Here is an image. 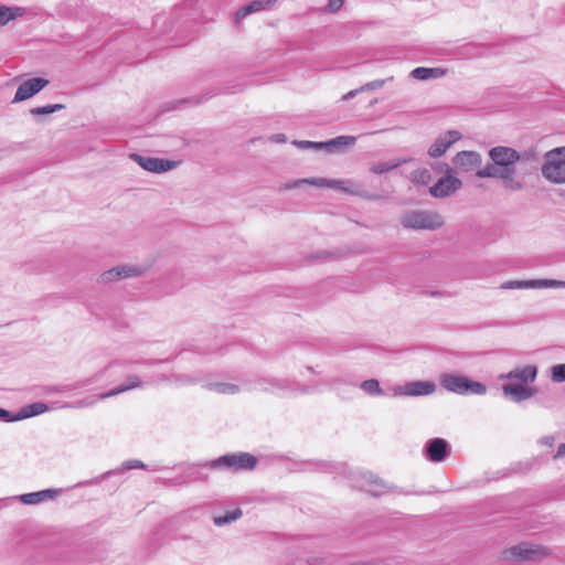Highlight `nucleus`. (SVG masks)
<instances>
[{
	"mask_svg": "<svg viewBox=\"0 0 565 565\" xmlns=\"http://www.w3.org/2000/svg\"><path fill=\"white\" fill-rule=\"evenodd\" d=\"M399 223L404 228L415 231H436L444 225V218L438 212L412 210L405 212Z\"/></svg>",
	"mask_w": 565,
	"mask_h": 565,
	"instance_id": "1",
	"label": "nucleus"
},
{
	"mask_svg": "<svg viewBox=\"0 0 565 565\" xmlns=\"http://www.w3.org/2000/svg\"><path fill=\"white\" fill-rule=\"evenodd\" d=\"M440 385L448 392L459 395H484L487 393L486 384L458 373L441 374Z\"/></svg>",
	"mask_w": 565,
	"mask_h": 565,
	"instance_id": "2",
	"label": "nucleus"
},
{
	"mask_svg": "<svg viewBox=\"0 0 565 565\" xmlns=\"http://www.w3.org/2000/svg\"><path fill=\"white\" fill-rule=\"evenodd\" d=\"M344 181L342 180H328L323 178H310V179H297L294 181L286 182L281 184V190H291L301 186L302 184H311L316 186H329L333 189H339L342 191L350 192L354 195L364 198L366 200L375 201L379 200L380 196L376 194H372L367 192L366 190L360 188V186H353V188H345Z\"/></svg>",
	"mask_w": 565,
	"mask_h": 565,
	"instance_id": "3",
	"label": "nucleus"
},
{
	"mask_svg": "<svg viewBox=\"0 0 565 565\" xmlns=\"http://www.w3.org/2000/svg\"><path fill=\"white\" fill-rule=\"evenodd\" d=\"M542 175L552 183H565V146L557 147L544 154Z\"/></svg>",
	"mask_w": 565,
	"mask_h": 565,
	"instance_id": "4",
	"label": "nucleus"
},
{
	"mask_svg": "<svg viewBox=\"0 0 565 565\" xmlns=\"http://www.w3.org/2000/svg\"><path fill=\"white\" fill-rule=\"evenodd\" d=\"M211 469L253 470L257 458L248 452L226 454L204 465Z\"/></svg>",
	"mask_w": 565,
	"mask_h": 565,
	"instance_id": "5",
	"label": "nucleus"
},
{
	"mask_svg": "<svg viewBox=\"0 0 565 565\" xmlns=\"http://www.w3.org/2000/svg\"><path fill=\"white\" fill-rule=\"evenodd\" d=\"M548 554V551L543 546L520 543L502 551L501 557L503 561L537 562Z\"/></svg>",
	"mask_w": 565,
	"mask_h": 565,
	"instance_id": "6",
	"label": "nucleus"
},
{
	"mask_svg": "<svg viewBox=\"0 0 565 565\" xmlns=\"http://www.w3.org/2000/svg\"><path fill=\"white\" fill-rule=\"evenodd\" d=\"M489 156L495 166L509 171L511 177H515L519 160L518 150L505 146H497L489 151Z\"/></svg>",
	"mask_w": 565,
	"mask_h": 565,
	"instance_id": "7",
	"label": "nucleus"
},
{
	"mask_svg": "<svg viewBox=\"0 0 565 565\" xmlns=\"http://www.w3.org/2000/svg\"><path fill=\"white\" fill-rule=\"evenodd\" d=\"M478 178H497L500 179L504 186L511 191H521L524 189V183L516 179L515 177H511L509 171L502 170L500 167L495 166V163H488L484 168L479 169L476 173Z\"/></svg>",
	"mask_w": 565,
	"mask_h": 565,
	"instance_id": "8",
	"label": "nucleus"
},
{
	"mask_svg": "<svg viewBox=\"0 0 565 565\" xmlns=\"http://www.w3.org/2000/svg\"><path fill=\"white\" fill-rule=\"evenodd\" d=\"M143 274L140 266L122 265L116 266L102 273L97 279L98 284L107 285L129 277H138Z\"/></svg>",
	"mask_w": 565,
	"mask_h": 565,
	"instance_id": "9",
	"label": "nucleus"
},
{
	"mask_svg": "<svg viewBox=\"0 0 565 565\" xmlns=\"http://www.w3.org/2000/svg\"><path fill=\"white\" fill-rule=\"evenodd\" d=\"M129 158L138 163L142 169L154 172L162 173L170 171L177 167V162L168 159L161 158H152L147 156H141L139 153H130Z\"/></svg>",
	"mask_w": 565,
	"mask_h": 565,
	"instance_id": "10",
	"label": "nucleus"
},
{
	"mask_svg": "<svg viewBox=\"0 0 565 565\" xmlns=\"http://www.w3.org/2000/svg\"><path fill=\"white\" fill-rule=\"evenodd\" d=\"M540 161V153L536 147H531L522 152H519V164L516 167L515 178H525L532 175L537 170V163Z\"/></svg>",
	"mask_w": 565,
	"mask_h": 565,
	"instance_id": "11",
	"label": "nucleus"
},
{
	"mask_svg": "<svg viewBox=\"0 0 565 565\" xmlns=\"http://www.w3.org/2000/svg\"><path fill=\"white\" fill-rule=\"evenodd\" d=\"M423 452L428 460L441 462L448 457L450 445L444 438H431L425 444Z\"/></svg>",
	"mask_w": 565,
	"mask_h": 565,
	"instance_id": "12",
	"label": "nucleus"
},
{
	"mask_svg": "<svg viewBox=\"0 0 565 565\" xmlns=\"http://www.w3.org/2000/svg\"><path fill=\"white\" fill-rule=\"evenodd\" d=\"M49 79L43 77H33L24 81L17 89L12 103L26 100L49 85Z\"/></svg>",
	"mask_w": 565,
	"mask_h": 565,
	"instance_id": "13",
	"label": "nucleus"
},
{
	"mask_svg": "<svg viewBox=\"0 0 565 565\" xmlns=\"http://www.w3.org/2000/svg\"><path fill=\"white\" fill-rule=\"evenodd\" d=\"M462 185L460 179L447 174L440 178L433 186L429 188V193L434 198H446L454 194Z\"/></svg>",
	"mask_w": 565,
	"mask_h": 565,
	"instance_id": "14",
	"label": "nucleus"
},
{
	"mask_svg": "<svg viewBox=\"0 0 565 565\" xmlns=\"http://www.w3.org/2000/svg\"><path fill=\"white\" fill-rule=\"evenodd\" d=\"M436 385L428 381H414L395 388V395L425 396L434 393Z\"/></svg>",
	"mask_w": 565,
	"mask_h": 565,
	"instance_id": "15",
	"label": "nucleus"
},
{
	"mask_svg": "<svg viewBox=\"0 0 565 565\" xmlns=\"http://www.w3.org/2000/svg\"><path fill=\"white\" fill-rule=\"evenodd\" d=\"M362 482L359 484H355V487H359L361 489H364L369 493H371L374 497H379L383 493V490L393 491V487H388L382 479H380L377 476L373 475L372 472H362L360 473Z\"/></svg>",
	"mask_w": 565,
	"mask_h": 565,
	"instance_id": "16",
	"label": "nucleus"
},
{
	"mask_svg": "<svg viewBox=\"0 0 565 565\" xmlns=\"http://www.w3.org/2000/svg\"><path fill=\"white\" fill-rule=\"evenodd\" d=\"M460 138L461 134L458 130H448L444 135L439 136L429 147L428 154L431 158L441 157L447 151V149Z\"/></svg>",
	"mask_w": 565,
	"mask_h": 565,
	"instance_id": "17",
	"label": "nucleus"
},
{
	"mask_svg": "<svg viewBox=\"0 0 565 565\" xmlns=\"http://www.w3.org/2000/svg\"><path fill=\"white\" fill-rule=\"evenodd\" d=\"M454 164L463 172H469L482 162L481 154L477 151H460L454 159Z\"/></svg>",
	"mask_w": 565,
	"mask_h": 565,
	"instance_id": "18",
	"label": "nucleus"
},
{
	"mask_svg": "<svg viewBox=\"0 0 565 565\" xmlns=\"http://www.w3.org/2000/svg\"><path fill=\"white\" fill-rule=\"evenodd\" d=\"M504 396L510 397L514 403L531 398L535 394V388L527 387L523 384L507 383L502 385Z\"/></svg>",
	"mask_w": 565,
	"mask_h": 565,
	"instance_id": "19",
	"label": "nucleus"
},
{
	"mask_svg": "<svg viewBox=\"0 0 565 565\" xmlns=\"http://www.w3.org/2000/svg\"><path fill=\"white\" fill-rule=\"evenodd\" d=\"M537 375V369L534 365L516 367L505 374L500 375V380H518L521 384L534 382Z\"/></svg>",
	"mask_w": 565,
	"mask_h": 565,
	"instance_id": "20",
	"label": "nucleus"
},
{
	"mask_svg": "<svg viewBox=\"0 0 565 565\" xmlns=\"http://www.w3.org/2000/svg\"><path fill=\"white\" fill-rule=\"evenodd\" d=\"M62 493V489H45L36 492L24 493L19 497L23 504H38L47 500H53Z\"/></svg>",
	"mask_w": 565,
	"mask_h": 565,
	"instance_id": "21",
	"label": "nucleus"
},
{
	"mask_svg": "<svg viewBox=\"0 0 565 565\" xmlns=\"http://www.w3.org/2000/svg\"><path fill=\"white\" fill-rule=\"evenodd\" d=\"M275 2L276 0H254L236 11L234 21L238 24L248 14L269 9Z\"/></svg>",
	"mask_w": 565,
	"mask_h": 565,
	"instance_id": "22",
	"label": "nucleus"
},
{
	"mask_svg": "<svg viewBox=\"0 0 565 565\" xmlns=\"http://www.w3.org/2000/svg\"><path fill=\"white\" fill-rule=\"evenodd\" d=\"M445 74L446 71L440 67H416L411 73L412 77L418 81L438 78L443 77Z\"/></svg>",
	"mask_w": 565,
	"mask_h": 565,
	"instance_id": "23",
	"label": "nucleus"
},
{
	"mask_svg": "<svg viewBox=\"0 0 565 565\" xmlns=\"http://www.w3.org/2000/svg\"><path fill=\"white\" fill-rule=\"evenodd\" d=\"M139 386H141L140 379L137 375H129L125 383L120 384L119 386L110 390L109 392H107L105 394H102L99 396V398L103 399V398L111 397V396L118 395L120 393H124L126 391H129V390H132V388H136Z\"/></svg>",
	"mask_w": 565,
	"mask_h": 565,
	"instance_id": "24",
	"label": "nucleus"
},
{
	"mask_svg": "<svg viewBox=\"0 0 565 565\" xmlns=\"http://www.w3.org/2000/svg\"><path fill=\"white\" fill-rule=\"evenodd\" d=\"M49 409V406L45 403H33L26 406H23L20 408V411L17 413V417L19 420L26 419L33 416L41 415L45 413Z\"/></svg>",
	"mask_w": 565,
	"mask_h": 565,
	"instance_id": "25",
	"label": "nucleus"
},
{
	"mask_svg": "<svg viewBox=\"0 0 565 565\" xmlns=\"http://www.w3.org/2000/svg\"><path fill=\"white\" fill-rule=\"evenodd\" d=\"M24 13L25 9L22 7L0 6V26H3L8 22L22 17Z\"/></svg>",
	"mask_w": 565,
	"mask_h": 565,
	"instance_id": "26",
	"label": "nucleus"
},
{
	"mask_svg": "<svg viewBox=\"0 0 565 565\" xmlns=\"http://www.w3.org/2000/svg\"><path fill=\"white\" fill-rule=\"evenodd\" d=\"M408 161H409V159L403 158V159H396V160H391V161H386V162H376V163L372 164L370 170L375 174H382V173L388 172L393 169H396L399 166H402Z\"/></svg>",
	"mask_w": 565,
	"mask_h": 565,
	"instance_id": "27",
	"label": "nucleus"
},
{
	"mask_svg": "<svg viewBox=\"0 0 565 565\" xmlns=\"http://www.w3.org/2000/svg\"><path fill=\"white\" fill-rule=\"evenodd\" d=\"M356 141V138L353 136H339L337 138H333L331 140H328L323 142L324 149L329 151H334L335 149L340 147H348L353 146Z\"/></svg>",
	"mask_w": 565,
	"mask_h": 565,
	"instance_id": "28",
	"label": "nucleus"
},
{
	"mask_svg": "<svg viewBox=\"0 0 565 565\" xmlns=\"http://www.w3.org/2000/svg\"><path fill=\"white\" fill-rule=\"evenodd\" d=\"M385 82H386L385 79H375V81L369 82V83L362 85L360 88L352 89L348 94L343 95L342 100H349V99L353 98L354 96H356V94L360 92L379 89L384 86Z\"/></svg>",
	"mask_w": 565,
	"mask_h": 565,
	"instance_id": "29",
	"label": "nucleus"
},
{
	"mask_svg": "<svg viewBox=\"0 0 565 565\" xmlns=\"http://www.w3.org/2000/svg\"><path fill=\"white\" fill-rule=\"evenodd\" d=\"M243 512L241 509H234L232 511L226 512L224 515L215 516L214 524L217 526H223L230 524L242 516Z\"/></svg>",
	"mask_w": 565,
	"mask_h": 565,
	"instance_id": "30",
	"label": "nucleus"
},
{
	"mask_svg": "<svg viewBox=\"0 0 565 565\" xmlns=\"http://www.w3.org/2000/svg\"><path fill=\"white\" fill-rule=\"evenodd\" d=\"M64 108H65V105H63V104H51V105H46V106L33 107L30 109V113L34 116L50 115L55 111L62 110Z\"/></svg>",
	"mask_w": 565,
	"mask_h": 565,
	"instance_id": "31",
	"label": "nucleus"
},
{
	"mask_svg": "<svg viewBox=\"0 0 565 565\" xmlns=\"http://www.w3.org/2000/svg\"><path fill=\"white\" fill-rule=\"evenodd\" d=\"M361 388L369 395H382L383 391L380 382L375 379L365 380L361 383Z\"/></svg>",
	"mask_w": 565,
	"mask_h": 565,
	"instance_id": "32",
	"label": "nucleus"
},
{
	"mask_svg": "<svg viewBox=\"0 0 565 565\" xmlns=\"http://www.w3.org/2000/svg\"><path fill=\"white\" fill-rule=\"evenodd\" d=\"M502 289H535L534 279L532 280H509L501 285Z\"/></svg>",
	"mask_w": 565,
	"mask_h": 565,
	"instance_id": "33",
	"label": "nucleus"
},
{
	"mask_svg": "<svg viewBox=\"0 0 565 565\" xmlns=\"http://www.w3.org/2000/svg\"><path fill=\"white\" fill-rule=\"evenodd\" d=\"M209 387L221 394H235L239 391L238 386L232 383H212Z\"/></svg>",
	"mask_w": 565,
	"mask_h": 565,
	"instance_id": "34",
	"label": "nucleus"
},
{
	"mask_svg": "<svg viewBox=\"0 0 565 565\" xmlns=\"http://www.w3.org/2000/svg\"><path fill=\"white\" fill-rule=\"evenodd\" d=\"M551 380L555 383L565 382V363L556 364L551 367Z\"/></svg>",
	"mask_w": 565,
	"mask_h": 565,
	"instance_id": "35",
	"label": "nucleus"
},
{
	"mask_svg": "<svg viewBox=\"0 0 565 565\" xmlns=\"http://www.w3.org/2000/svg\"><path fill=\"white\" fill-rule=\"evenodd\" d=\"M535 288H565L564 280H555V279H534Z\"/></svg>",
	"mask_w": 565,
	"mask_h": 565,
	"instance_id": "36",
	"label": "nucleus"
},
{
	"mask_svg": "<svg viewBox=\"0 0 565 565\" xmlns=\"http://www.w3.org/2000/svg\"><path fill=\"white\" fill-rule=\"evenodd\" d=\"M269 385H270V387L264 386L263 391L273 392L275 388L286 390L289 387V382L287 380H282V379H273V380H269Z\"/></svg>",
	"mask_w": 565,
	"mask_h": 565,
	"instance_id": "37",
	"label": "nucleus"
},
{
	"mask_svg": "<svg viewBox=\"0 0 565 565\" xmlns=\"http://www.w3.org/2000/svg\"><path fill=\"white\" fill-rule=\"evenodd\" d=\"M430 180V172L427 169H418L413 172V181L426 184Z\"/></svg>",
	"mask_w": 565,
	"mask_h": 565,
	"instance_id": "38",
	"label": "nucleus"
},
{
	"mask_svg": "<svg viewBox=\"0 0 565 565\" xmlns=\"http://www.w3.org/2000/svg\"><path fill=\"white\" fill-rule=\"evenodd\" d=\"M295 145H297L299 148H302V149H322V148H324L323 142L308 141V140L295 141Z\"/></svg>",
	"mask_w": 565,
	"mask_h": 565,
	"instance_id": "39",
	"label": "nucleus"
},
{
	"mask_svg": "<svg viewBox=\"0 0 565 565\" xmlns=\"http://www.w3.org/2000/svg\"><path fill=\"white\" fill-rule=\"evenodd\" d=\"M15 417H17V414L0 407V420L1 422L12 423V422L19 420V418H15Z\"/></svg>",
	"mask_w": 565,
	"mask_h": 565,
	"instance_id": "40",
	"label": "nucleus"
},
{
	"mask_svg": "<svg viewBox=\"0 0 565 565\" xmlns=\"http://www.w3.org/2000/svg\"><path fill=\"white\" fill-rule=\"evenodd\" d=\"M122 468L125 470L136 469V468H145V463L140 460H127L122 463Z\"/></svg>",
	"mask_w": 565,
	"mask_h": 565,
	"instance_id": "41",
	"label": "nucleus"
},
{
	"mask_svg": "<svg viewBox=\"0 0 565 565\" xmlns=\"http://www.w3.org/2000/svg\"><path fill=\"white\" fill-rule=\"evenodd\" d=\"M344 0H329L328 8L330 11L335 12L343 6Z\"/></svg>",
	"mask_w": 565,
	"mask_h": 565,
	"instance_id": "42",
	"label": "nucleus"
},
{
	"mask_svg": "<svg viewBox=\"0 0 565 565\" xmlns=\"http://www.w3.org/2000/svg\"><path fill=\"white\" fill-rule=\"evenodd\" d=\"M554 443H555V439L552 436H545V437L540 439V444L544 445V446H547V447H553Z\"/></svg>",
	"mask_w": 565,
	"mask_h": 565,
	"instance_id": "43",
	"label": "nucleus"
},
{
	"mask_svg": "<svg viewBox=\"0 0 565 565\" xmlns=\"http://www.w3.org/2000/svg\"><path fill=\"white\" fill-rule=\"evenodd\" d=\"M565 456V444L558 446L557 452L554 455V459H558Z\"/></svg>",
	"mask_w": 565,
	"mask_h": 565,
	"instance_id": "44",
	"label": "nucleus"
},
{
	"mask_svg": "<svg viewBox=\"0 0 565 565\" xmlns=\"http://www.w3.org/2000/svg\"><path fill=\"white\" fill-rule=\"evenodd\" d=\"M323 562L322 558L311 557L307 561L308 565H320Z\"/></svg>",
	"mask_w": 565,
	"mask_h": 565,
	"instance_id": "45",
	"label": "nucleus"
},
{
	"mask_svg": "<svg viewBox=\"0 0 565 565\" xmlns=\"http://www.w3.org/2000/svg\"><path fill=\"white\" fill-rule=\"evenodd\" d=\"M274 140L277 142H284L286 140V136L282 134L274 136Z\"/></svg>",
	"mask_w": 565,
	"mask_h": 565,
	"instance_id": "46",
	"label": "nucleus"
},
{
	"mask_svg": "<svg viewBox=\"0 0 565 565\" xmlns=\"http://www.w3.org/2000/svg\"><path fill=\"white\" fill-rule=\"evenodd\" d=\"M158 380H159V381H169V377H168V376H166V375H160V376L158 377Z\"/></svg>",
	"mask_w": 565,
	"mask_h": 565,
	"instance_id": "47",
	"label": "nucleus"
},
{
	"mask_svg": "<svg viewBox=\"0 0 565 565\" xmlns=\"http://www.w3.org/2000/svg\"><path fill=\"white\" fill-rule=\"evenodd\" d=\"M440 295H441V294H440L439 291H431V292H430V296H433V297H438V296H440Z\"/></svg>",
	"mask_w": 565,
	"mask_h": 565,
	"instance_id": "48",
	"label": "nucleus"
},
{
	"mask_svg": "<svg viewBox=\"0 0 565 565\" xmlns=\"http://www.w3.org/2000/svg\"><path fill=\"white\" fill-rule=\"evenodd\" d=\"M443 166L446 168L447 173H449V171H450V170H449V168H448V164H446V163H445V164H443Z\"/></svg>",
	"mask_w": 565,
	"mask_h": 565,
	"instance_id": "49",
	"label": "nucleus"
}]
</instances>
